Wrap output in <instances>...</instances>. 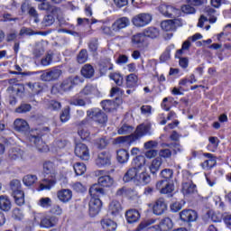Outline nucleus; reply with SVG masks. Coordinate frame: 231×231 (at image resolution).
Masks as SVG:
<instances>
[{
	"label": "nucleus",
	"instance_id": "nucleus-1",
	"mask_svg": "<svg viewBox=\"0 0 231 231\" xmlns=\"http://www.w3.org/2000/svg\"><path fill=\"white\" fill-rule=\"evenodd\" d=\"M88 192L91 197L88 202V214L90 217H95V216H98L100 210H102V200H100V196H104L106 190L98 186V184H93Z\"/></svg>",
	"mask_w": 231,
	"mask_h": 231
},
{
	"label": "nucleus",
	"instance_id": "nucleus-2",
	"mask_svg": "<svg viewBox=\"0 0 231 231\" xmlns=\"http://www.w3.org/2000/svg\"><path fill=\"white\" fill-rule=\"evenodd\" d=\"M162 178L156 183V189L160 190L161 194H172L174 192V171L172 169H164L161 171Z\"/></svg>",
	"mask_w": 231,
	"mask_h": 231
},
{
	"label": "nucleus",
	"instance_id": "nucleus-3",
	"mask_svg": "<svg viewBox=\"0 0 231 231\" xmlns=\"http://www.w3.org/2000/svg\"><path fill=\"white\" fill-rule=\"evenodd\" d=\"M82 82H84V79L80 76H69L61 80L60 84L52 86L51 91L52 95H57V93L63 95V93H69L75 86H79Z\"/></svg>",
	"mask_w": 231,
	"mask_h": 231
},
{
	"label": "nucleus",
	"instance_id": "nucleus-4",
	"mask_svg": "<svg viewBox=\"0 0 231 231\" xmlns=\"http://www.w3.org/2000/svg\"><path fill=\"white\" fill-rule=\"evenodd\" d=\"M43 174H45L42 183L40 184L41 190H50L51 187H55L57 179H55V163L51 161L43 162Z\"/></svg>",
	"mask_w": 231,
	"mask_h": 231
},
{
	"label": "nucleus",
	"instance_id": "nucleus-5",
	"mask_svg": "<svg viewBox=\"0 0 231 231\" xmlns=\"http://www.w3.org/2000/svg\"><path fill=\"white\" fill-rule=\"evenodd\" d=\"M93 91H95L93 85H86L79 94L70 98L69 105L85 107V106L91 104L89 95H93Z\"/></svg>",
	"mask_w": 231,
	"mask_h": 231
},
{
	"label": "nucleus",
	"instance_id": "nucleus-6",
	"mask_svg": "<svg viewBox=\"0 0 231 231\" xmlns=\"http://www.w3.org/2000/svg\"><path fill=\"white\" fill-rule=\"evenodd\" d=\"M149 126L140 125L137 126L134 134L116 138V143H125V145H131V143H134V142H137V140H140L143 138V136L149 134Z\"/></svg>",
	"mask_w": 231,
	"mask_h": 231
},
{
	"label": "nucleus",
	"instance_id": "nucleus-7",
	"mask_svg": "<svg viewBox=\"0 0 231 231\" xmlns=\"http://www.w3.org/2000/svg\"><path fill=\"white\" fill-rule=\"evenodd\" d=\"M87 116L91 118L99 125H106L107 124V115L106 112L100 110V108H91L90 110L87 111Z\"/></svg>",
	"mask_w": 231,
	"mask_h": 231
},
{
	"label": "nucleus",
	"instance_id": "nucleus-8",
	"mask_svg": "<svg viewBox=\"0 0 231 231\" xmlns=\"http://www.w3.org/2000/svg\"><path fill=\"white\" fill-rule=\"evenodd\" d=\"M28 138L29 142L33 143L40 152H44V151H46V145L42 142V134H41V130H32L29 133Z\"/></svg>",
	"mask_w": 231,
	"mask_h": 231
},
{
	"label": "nucleus",
	"instance_id": "nucleus-9",
	"mask_svg": "<svg viewBox=\"0 0 231 231\" xmlns=\"http://www.w3.org/2000/svg\"><path fill=\"white\" fill-rule=\"evenodd\" d=\"M152 21V14L149 13H141L132 18V24H134L135 28H143L147 26V24H151Z\"/></svg>",
	"mask_w": 231,
	"mask_h": 231
},
{
	"label": "nucleus",
	"instance_id": "nucleus-10",
	"mask_svg": "<svg viewBox=\"0 0 231 231\" xmlns=\"http://www.w3.org/2000/svg\"><path fill=\"white\" fill-rule=\"evenodd\" d=\"M159 12L164 15V17H168L169 19H176V17H180V14H181L180 9L167 5H161L159 6Z\"/></svg>",
	"mask_w": 231,
	"mask_h": 231
},
{
	"label": "nucleus",
	"instance_id": "nucleus-11",
	"mask_svg": "<svg viewBox=\"0 0 231 231\" xmlns=\"http://www.w3.org/2000/svg\"><path fill=\"white\" fill-rule=\"evenodd\" d=\"M21 10L23 14L24 12H27L29 17L33 20V23H35V24H39V23H41V18H39V12H37V9H35V7L30 5V2H23L21 5Z\"/></svg>",
	"mask_w": 231,
	"mask_h": 231
},
{
	"label": "nucleus",
	"instance_id": "nucleus-12",
	"mask_svg": "<svg viewBox=\"0 0 231 231\" xmlns=\"http://www.w3.org/2000/svg\"><path fill=\"white\" fill-rule=\"evenodd\" d=\"M179 216L180 221L186 225H190V223L198 220V212L194 209H183Z\"/></svg>",
	"mask_w": 231,
	"mask_h": 231
},
{
	"label": "nucleus",
	"instance_id": "nucleus-13",
	"mask_svg": "<svg viewBox=\"0 0 231 231\" xmlns=\"http://www.w3.org/2000/svg\"><path fill=\"white\" fill-rule=\"evenodd\" d=\"M60 75H62V70L59 68H53L47 72H42L41 75V80L43 82H53L55 80H59V79H60Z\"/></svg>",
	"mask_w": 231,
	"mask_h": 231
},
{
	"label": "nucleus",
	"instance_id": "nucleus-14",
	"mask_svg": "<svg viewBox=\"0 0 231 231\" xmlns=\"http://www.w3.org/2000/svg\"><path fill=\"white\" fill-rule=\"evenodd\" d=\"M131 25V20L127 16H123L117 18L111 25V30L113 32H118L124 28H127V26Z\"/></svg>",
	"mask_w": 231,
	"mask_h": 231
},
{
	"label": "nucleus",
	"instance_id": "nucleus-15",
	"mask_svg": "<svg viewBox=\"0 0 231 231\" xmlns=\"http://www.w3.org/2000/svg\"><path fill=\"white\" fill-rule=\"evenodd\" d=\"M74 152L78 158L88 162L89 160V148L85 143H79L76 144Z\"/></svg>",
	"mask_w": 231,
	"mask_h": 231
},
{
	"label": "nucleus",
	"instance_id": "nucleus-16",
	"mask_svg": "<svg viewBox=\"0 0 231 231\" xmlns=\"http://www.w3.org/2000/svg\"><path fill=\"white\" fill-rule=\"evenodd\" d=\"M97 167H109L111 165V153L107 151H103L98 153L96 160Z\"/></svg>",
	"mask_w": 231,
	"mask_h": 231
},
{
	"label": "nucleus",
	"instance_id": "nucleus-17",
	"mask_svg": "<svg viewBox=\"0 0 231 231\" xmlns=\"http://www.w3.org/2000/svg\"><path fill=\"white\" fill-rule=\"evenodd\" d=\"M153 223L154 219L143 220L139 224V226L136 228V231L145 230V228L147 231H162L158 225L149 226L150 225H153Z\"/></svg>",
	"mask_w": 231,
	"mask_h": 231
},
{
	"label": "nucleus",
	"instance_id": "nucleus-18",
	"mask_svg": "<svg viewBox=\"0 0 231 231\" xmlns=\"http://www.w3.org/2000/svg\"><path fill=\"white\" fill-rule=\"evenodd\" d=\"M152 210L155 216H162V214L167 210V203H165V199H158L153 205Z\"/></svg>",
	"mask_w": 231,
	"mask_h": 231
},
{
	"label": "nucleus",
	"instance_id": "nucleus-19",
	"mask_svg": "<svg viewBox=\"0 0 231 231\" xmlns=\"http://www.w3.org/2000/svg\"><path fill=\"white\" fill-rule=\"evenodd\" d=\"M138 172H140V170H137L136 168H130L124 175L123 181L125 183H129V181H134L136 183V180H138Z\"/></svg>",
	"mask_w": 231,
	"mask_h": 231
},
{
	"label": "nucleus",
	"instance_id": "nucleus-20",
	"mask_svg": "<svg viewBox=\"0 0 231 231\" xmlns=\"http://www.w3.org/2000/svg\"><path fill=\"white\" fill-rule=\"evenodd\" d=\"M57 198L61 203H69V201H71V198H73V191L69 189H60L57 192Z\"/></svg>",
	"mask_w": 231,
	"mask_h": 231
},
{
	"label": "nucleus",
	"instance_id": "nucleus-21",
	"mask_svg": "<svg viewBox=\"0 0 231 231\" xmlns=\"http://www.w3.org/2000/svg\"><path fill=\"white\" fill-rule=\"evenodd\" d=\"M59 223V218L55 216L45 217L41 220V226L43 228H51Z\"/></svg>",
	"mask_w": 231,
	"mask_h": 231
},
{
	"label": "nucleus",
	"instance_id": "nucleus-22",
	"mask_svg": "<svg viewBox=\"0 0 231 231\" xmlns=\"http://www.w3.org/2000/svg\"><path fill=\"white\" fill-rule=\"evenodd\" d=\"M14 130H16L18 133H27V131H30V125H28V122L23 120V119H16L14 122Z\"/></svg>",
	"mask_w": 231,
	"mask_h": 231
},
{
	"label": "nucleus",
	"instance_id": "nucleus-23",
	"mask_svg": "<svg viewBox=\"0 0 231 231\" xmlns=\"http://www.w3.org/2000/svg\"><path fill=\"white\" fill-rule=\"evenodd\" d=\"M0 210H3V212H10L12 210V201L6 195L0 196Z\"/></svg>",
	"mask_w": 231,
	"mask_h": 231
},
{
	"label": "nucleus",
	"instance_id": "nucleus-24",
	"mask_svg": "<svg viewBox=\"0 0 231 231\" xmlns=\"http://www.w3.org/2000/svg\"><path fill=\"white\" fill-rule=\"evenodd\" d=\"M196 192H198V189L194 182L188 181L182 183V194H184V196H190V194H196Z\"/></svg>",
	"mask_w": 231,
	"mask_h": 231
},
{
	"label": "nucleus",
	"instance_id": "nucleus-25",
	"mask_svg": "<svg viewBox=\"0 0 231 231\" xmlns=\"http://www.w3.org/2000/svg\"><path fill=\"white\" fill-rule=\"evenodd\" d=\"M143 33L144 37H148V39H158V37H160V29L154 26H150L143 29Z\"/></svg>",
	"mask_w": 231,
	"mask_h": 231
},
{
	"label": "nucleus",
	"instance_id": "nucleus-26",
	"mask_svg": "<svg viewBox=\"0 0 231 231\" xmlns=\"http://www.w3.org/2000/svg\"><path fill=\"white\" fill-rule=\"evenodd\" d=\"M99 71L101 75H106L107 71L113 69V63L110 59L102 60L99 64Z\"/></svg>",
	"mask_w": 231,
	"mask_h": 231
},
{
	"label": "nucleus",
	"instance_id": "nucleus-27",
	"mask_svg": "<svg viewBox=\"0 0 231 231\" xmlns=\"http://www.w3.org/2000/svg\"><path fill=\"white\" fill-rule=\"evenodd\" d=\"M80 73L85 79H93L95 77V68L91 64L87 63L81 68Z\"/></svg>",
	"mask_w": 231,
	"mask_h": 231
},
{
	"label": "nucleus",
	"instance_id": "nucleus-28",
	"mask_svg": "<svg viewBox=\"0 0 231 231\" xmlns=\"http://www.w3.org/2000/svg\"><path fill=\"white\" fill-rule=\"evenodd\" d=\"M125 217L127 223H129L130 225L133 223H136V221L140 219V212L136 209H129L125 213Z\"/></svg>",
	"mask_w": 231,
	"mask_h": 231
},
{
	"label": "nucleus",
	"instance_id": "nucleus-29",
	"mask_svg": "<svg viewBox=\"0 0 231 231\" xmlns=\"http://www.w3.org/2000/svg\"><path fill=\"white\" fill-rule=\"evenodd\" d=\"M98 187H113L115 180L110 175H104L97 179Z\"/></svg>",
	"mask_w": 231,
	"mask_h": 231
},
{
	"label": "nucleus",
	"instance_id": "nucleus-30",
	"mask_svg": "<svg viewBox=\"0 0 231 231\" xmlns=\"http://www.w3.org/2000/svg\"><path fill=\"white\" fill-rule=\"evenodd\" d=\"M7 91L11 93H15L16 97H20L23 98L24 97V85L23 84H16L14 86H10L7 88Z\"/></svg>",
	"mask_w": 231,
	"mask_h": 231
},
{
	"label": "nucleus",
	"instance_id": "nucleus-31",
	"mask_svg": "<svg viewBox=\"0 0 231 231\" xmlns=\"http://www.w3.org/2000/svg\"><path fill=\"white\" fill-rule=\"evenodd\" d=\"M158 226L161 231H170L172 230L174 224L172 223V219H171V217H165L161 220Z\"/></svg>",
	"mask_w": 231,
	"mask_h": 231
},
{
	"label": "nucleus",
	"instance_id": "nucleus-32",
	"mask_svg": "<svg viewBox=\"0 0 231 231\" xmlns=\"http://www.w3.org/2000/svg\"><path fill=\"white\" fill-rule=\"evenodd\" d=\"M116 160L118 163H127L129 162V152L125 149L117 150Z\"/></svg>",
	"mask_w": 231,
	"mask_h": 231
},
{
	"label": "nucleus",
	"instance_id": "nucleus-33",
	"mask_svg": "<svg viewBox=\"0 0 231 231\" xmlns=\"http://www.w3.org/2000/svg\"><path fill=\"white\" fill-rule=\"evenodd\" d=\"M148 183H151V175L149 173L143 171L137 175L135 185H148Z\"/></svg>",
	"mask_w": 231,
	"mask_h": 231
},
{
	"label": "nucleus",
	"instance_id": "nucleus-34",
	"mask_svg": "<svg viewBox=\"0 0 231 231\" xmlns=\"http://www.w3.org/2000/svg\"><path fill=\"white\" fill-rule=\"evenodd\" d=\"M12 196L14 199V203H16L18 207L24 205V191L23 189L12 192Z\"/></svg>",
	"mask_w": 231,
	"mask_h": 231
},
{
	"label": "nucleus",
	"instance_id": "nucleus-35",
	"mask_svg": "<svg viewBox=\"0 0 231 231\" xmlns=\"http://www.w3.org/2000/svg\"><path fill=\"white\" fill-rule=\"evenodd\" d=\"M88 51L92 53L93 57L98 55V38H92L88 43Z\"/></svg>",
	"mask_w": 231,
	"mask_h": 231
},
{
	"label": "nucleus",
	"instance_id": "nucleus-36",
	"mask_svg": "<svg viewBox=\"0 0 231 231\" xmlns=\"http://www.w3.org/2000/svg\"><path fill=\"white\" fill-rule=\"evenodd\" d=\"M145 156L143 155H137L135 158L132 161V167L134 169H136L137 171H140L143 165H145Z\"/></svg>",
	"mask_w": 231,
	"mask_h": 231
},
{
	"label": "nucleus",
	"instance_id": "nucleus-37",
	"mask_svg": "<svg viewBox=\"0 0 231 231\" xmlns=\"http://www.w3.org/2000/svg\"><path fill=\"white\" fill-rule=\"evenodd\" d=\"M109 210L112 216H118L122 210V204H120V201L114 199L109 205Z\"/></svg>",
	"mask_w": 231,
	"mask_h": 231
},
{
	"label": "nucleus",
	"instance_id": "nucleus-38",
	"mask_svg": "<svg viewBox=\"0 0 231 231\" xmlns=\"http://www.w3.org/2000/svg\"><path fill=\"white\" fill-rule=\"evenodd\" d=\"M25 86L29 87V89H31L32 95H40V93H42V85H41L40 82H28L25 84Z\"/></svg>",
	"mask_w": 231,
	"mask_h": 231
},
{
	"label": "nucleus",
	"instance_id": "nucleus-39",
	"mask_svg": "<svg viewBox=\"0 0 231 231\" xmlns=\"http://www.w3.org/2000/svg\"><path fill=\"white\" fill-rule=\"evenodd\" d=\"M54 23L55 16H53V14H45L42 21L41 22V26L42 28H48L49 26H51Z\"/></svg>",
	"mask_w": 231,
	"mask_h": 231
},
{
	"label": "nucleus",
	"instance_id": "nucleus-40",
	"mask_svg": "<svg viewBox=\"0 0 231 231\" xmlns=\"http://www.w3.org/2000/svg\"><path fill=\"white\" fill-rule=\"evenodd\" d=\"M32 111V105L22 102L19 106H17L14 110V113H18L19 115H24L26 113H30Z\"/></svg>",
	"mask_w": 231,
	"mask_h": 231
},
{
	"label": "nucleus",
	"instance_id": "nucleus-41",
	"mask_svg": "<svg viewBox=\"0 0 231 231\" xmlns=\"http://www.w3.org/2000/svg\"><path fill=\"white\" fill-rule=\"evenodd\" d=\"M132 42L134 46H137V48H140V46H143V42H145V35L143 34V32L134 34L132 37Z\"/></svg>",
	"mask_w": 231,
	"mask_h": 231
},
{
	"label": "nucleus",
	"instance_id": "nucleus-42",
	"mask_svg": "<svg viewBox=\"0 0 231 231\" xmlns=\"http://www.w3.org/2000/svg\"><path fill=\"white\" fill-rule=\"evenodd\" d=\"M160 167H162V159L161 158H155L150 166V172L156 176V172L160 171Z\"/></svg>",
	"mask_w": 231,
	"mask_h": 231
},
{
	"label": "nucleus",
	"instance_id": "nucleus-43",
	"mask_svg": "<svg viewBox=\"0 0 231 231\" xmlns=\"http://www.w3.org/2000/svg\"><path fill=\"white\" fill-rule=\"evenodd\" d=\"M101 225L103 228H106V231H115L116 230V223L111 219H103L101 220Z\"/></svg>",
	"mask_w": 231,
	"mask_h": 231
},
{
	"label": "nucleus",
	"instance_id": "nucleus-44",
	"mask_svg": "<svg viewBox=\"0 0 231 231\" xmlns=\"http://www.w3.org/2000/svg\"><path fill=\"white\" fill-rule=\"evenodd\" d=\"M174 49V45L168 46L165 51L160 56V62H167V60H171V51Z\"/></svg>",
	"mask_w": 231,
	"mask_h": 231
},
{
	"label": "nucleus",
	"instance_id": "nucleus-45",
	"mask_svg": "<svg viewBox=\"0 0 231 231\" xmlns=\"http://www.w3.org/2000/svg\"><path fill=\"white\" fill-rule=\"evenodd\" d=\"M205 14L209 17L208 22L213 24L217 21V17H216V9L212 7H206L204 10Z\"/></svg>",
	"mask_w": 231,
	"mask_h": 231
},
{
	"label": "nucleus",
	"instance_id": "nucleus-46",
	"mask_svg": "<svg viewBox=\"0 0 231 231\" xmlns=\"http://www.w3.org/2000/svg\"><path fill=\"white\" fill-rule=\"evenodd\" d=\"M109 79L114 80L116 86H122L124 84V77L118 72H113L109 74Z\"/></svg>",
	"mask_w": 231,
	"mask_h": 231
},
{
	"label": "nucleus",
	"instance_id": "nucleus-47",
	"mask_svg": "<svg viewBox=\"0 0 231 231\" xmlns=\"http://www.w3.org/2000/svg\"><path fill=\"white\" fill-rule=\"evenodd\" d=\"M23 181L26 187H32V185H34V183L37 182V176L32 174L25 175Z\"/></svg>",
	"mask_w": 231,
	"mask_h": 231
},
{
	"label": "nucleus",
	"instance_id": "nucleus-48",
	"mask_svg": "<svg viewBox=\"0 0 231 231\" xmlns=\"http://www.w3.org/2000/svg\"><path fill=\"white\" fill-rule=\"evenodd\" d=\"M76 176H82L86 172V164L84 162H76L73 165Z\"/></svg>",
	"mask_w": 231,
	"mask_h": 231
},
{
	"label": "nucleus",
	"instance_id": "nucleus-49",
	"mask_svg": "<svg viewBox=\"0 0 231 231\" xmlns=\"http://www.w3.org/2000/svg\"><path fill=\"white\" fill-rule=\"evenodd\" d=\"M138 82V76L130 74L126 77V88H134Z\"/></svg>",
	"mask_w": 231,
	"mask_h": 231
},
{
	"label": "nucleus",
	"instance_id": "nucleus-50",
	"mask_svg": "<svg viewBox=\"0 0 231 231\" xmlns=\"http://www.w3.org/2000/svg\"><path fill=\"white\" fill-rule=\"evenodd\" d=\"M164 147H168L169 149H172V154L176 155L178 152H181V144L180 143H165Z\"/></svg>",
	"mask_w": 231,
	"mask_h": 231
},
{
	"label": "nucleus",
	"instance_id": "nucleus-51",
	"mask_svg": "<svg viewBox=\"0 0 231 231\" xmlns=\"http://www.w3.org/2000/svg\"><path fill=\"white\" fill-rule=\"evenodd\" d=\"M77 62H79V64H84L85 62H88V50L82 49L79 52L77 55Z\"/></svg>",
	"mask_w": 231,
	"mask_h": 231
},
{
	"label": "nucleus",
	"instance_id": "nucleus-52",
	"mask_svg": "<svg viewBox=\"0 0 231 231\" xmlns=\"http://www.w3.org/2000/svg\"><path fill=\"white\" fill-rule=\"evenodd\" d=\"M161 27L164 32H172L174 30V21L173 20H166L161 23Z\"/></svg>",
	"mask_w": 231,
	"mask_h": 231
},
{
	"label": "nucleus",
	"instance_id": "nucleus-53",
	"mask_svg": "<svg viewBox=\"0 0 231 231\" xmlns=\"http://www.w3.org/2000/svg\"><path fill=\"white\" fill-rule=\"evenodd\" d=\"M109 144V142L106 137H101L96 140V145L97 149H106L107 145Z\"/></svg>",
	"mask_w": 231,
	"mask_h": 231
},
{
	"label": "nucleus",
	"instance_id": "nucleus-54",
	"mask_svg": "<svg viewBox=\"0 0 231 231\" xmlns=\"http://www.w3.org/2000/svg\"><path fill=\"white\" fill-rule=\"evenodd\" d=\"M38 3H41L38 5V10H41L42 12H50L51 10V4L46 1H38Z\"/></svg>",
	"mask_w": 231,
	"mask_h": 231
},
{
	"label": "nucleus",
	"instance_id": "nucleus-55",
	"mask_svg": "<svg viewBox=\"0 0 231 231\" xmlns=\"http://www.w3.org/2000/svg\"><path fill=\"white\" fill-rule=\"evenodd\" d=\"M10 189H11L12 192H17L18 190H22L23 188L21 187V180H13L10 182Z\"/></svg>",
	"mask_w": 231,
	"mask_h": 231
},
{
	"label": "nucleus",
	"instance_id": "nucleus-56",
	"mask_svg": "<svg viewBox=\"0 0 231 231\" xmlns=\"http://www.w3.org/2000/svg\"><path fill=\"white\" fill-rule=\"evenodd\" d=\"M78 134L79 136H80L81 140H88V138H89L90 136V133H89V130H88V128L79 127Z\"/></svg>",
	"mask_w": 231,
	"mask_h": 231
},
{
	"label": "nucleus",
	"instance_id": "nucleus-57",
	"mask_svg": "<svg viewBox=\"0 0 231 231\" xmlns=\"http://www.w3.org/2000/svg\"><path fill=\"white\" fill-rule=\"evenodd\" d=\"M180 10L183 14H187L188 15L190 14H196V8H194L190 4L182 5Z\"/></svg>",
	"mask_w": 231,
	"mask_h": 231
},
{
	"label": "nucleus",
	"instance_id": "nucleus-58",
	"mask_svg": "<svg viewBox=\"0 0 231 231\" xmlns=\"http://www.w3.org/2000/svg\"><path fill=\"white\" fill-rule=\"evenodd\" d=\"M60 118L62 123H66L69 120V106H67L62 110Z\"/></svg>",
	"mask_w": 231,
	"mask_h": 231
},
{
	"label": "nucleus",
	"instance_id": "nucleus-59",
	"mask_svg": "<svg viewBox=\"0 0 231 231\" xmlns=\"http://www.w3.org/2000/svg\"><path fill=\"white\" fill-rule=\"evenodd\" d=\"M183 205H185V201L181 200L180 202H174L171 205V212H180L181 208H183Z\"/></svg>",
	"mask_w": 231,
	"mask_h": 231
},
{
	"label": "nucleus",
	"instance_id": "nucleus-60",
	"mask_svg": "<svg viewBox=\"0 0 231 231\" xmlns=\"http://www.w3.org/2000/svg\"><path fill=\"white\" fill-rule=\"evenodd\" d=\"M8 158L9 160H19L21 158V152L17 151V149H11L8 152Z\"/></svg>",
	"mask_w": 231,
	"mask_h": 231
},
{
	"label": "nucleus",
	"instance_id": "nucleus-61",
	"mask_svg": "<svg viewBox=\"0 0 231 231\" xmlns=\"http://www.w3.org/2000/svg\"><path fill=\"white\" fill-rule=\"evenodd\" d=\"M37 32L32 30V28L28 27H22L19 32L20 37H23V35H36Z\"/></svg>",
	"mask_w": 231,
	"mask_h": 231
},
{
	"label": "nucleus",
	"instance_id": "nucleus-62",
	"mask_svg": "<svg viewBox=\"0 0 231 231\" xmlns=\"http://www.w3.org/2000/svg\"><path fill=\"white\" fill-rule=\"evenodd\" d=\"M60 107H62V105L59 101L51 100L49 103V109H51V111H59Z\"/></svg>",
	"mask_w": 231,
	"mask_h": 231
},
{
	"label": "nucleus",
	"instance_id": "nucleus-63",
	"mask_svg": "<svg viewBox=\"0 0 231 231\" xmlns=\"http://www.w3.org/2000/svg\"><path fill=\"white\" fill-rule=\"evenodd\" d=\"M40 205L43 208H48L51 207V199H50V198H42L40 199Z\"/></svg>",
	"mask_w": 231,
	"mask_h": 231
},
{
	"label": "nucleus",
	"instance_id": "nucleus-64",
	"mask_svg": "<svg viewBox=\"0 0 231 231\" xmlns=\"http://www.w3.org/2000/svg\"><path fill=\"white\" fill-rule=\"evenodd\" d=\"M159 155L161 158H171V156H172V151H171V149H162L159 152Z\"/></svg>",
	"mask_w": 231,
	"mask_h": 231
}]
</instances>
